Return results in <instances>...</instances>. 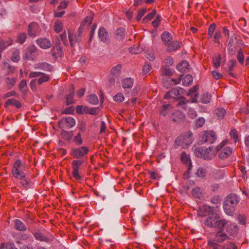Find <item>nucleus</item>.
Returning <instances> with one entry per match:
<instances>
[{
	"label": "nucleus",
	"mask_w": 249,
	"mask_h": 249,
	"mask_svg": "<svg viewBox=\"0 0 249 249\" xmlns=\"http://www.w3.org/2000/svg\"><path fill=\"white\" fill-rule=\"evenodd\" d=\"M204 224L209 228H213L218 230H224L227 224V221L225 219L221 218L219 214L214 213L206 217L204 221Z\"/></svg>",
	"instance_id": "nucleus-1"
},
{
	"label": "nucleus",
	"mask_w": 249,
	"mask_h": 249,
	"mask_svg": "<svg viewBox=\"0 0 249 249\" xmlns=\"http://www.w3.org/2000/svg\"><path fill=\"white\" fill-rule=\"evenodd\" d=\"M239 201L240 198L235 194L231 193L227 196L223 203L225 213L229 215H232Z\"/></svg>",
	"instance_id": "nucleus-2"
},
{
	"label": "nucleus",
	"mask_w": 249,
	"mask_h": 249,
	"mask_svg": "<svg viewBox=\"0 0 249 249\" xmlns=\"http://www.w3.org/2000/svg\"><path fill=\"white\" fill-rule=\"evenodd\" d=\"M213 147L210 146L208 148L205 147H199L196 148L195 150V155L200 158L204 160H211L215 156V151L213 150Z\"/></svg>",
	"instance_id": "nucleus-3"
},
{
	"label": "nucleus",
	"mask_w": 249,
	"mask_h": 249,
	"mask_svg": "<svg viewBox=\"0 0 249 249\" xmlns=\"http://www.w3.org/2000/svg\"><path fill=\"white\" fill-rule=\"evenodd\" d=\"M27 168V165L20 160H16L13 164L11 172L14 177L17 179L25 175V171Z\"/></svg>",
	"instance_id": "nucleus-4"
},
{
	"label": "nucleus",
	"mask_w": 249,
	"mask_h": 249,
	"mask_svg": "<svg viewBox=\"0 0 249 249\" xmlns=\"http://www.w3.org/2000/svg\"><path fill=\"white\" fill-rule=\"evenodd\" d=\"M193 134L188 131L186 134L178 136L175 141V146H181L183 148H187L192 143Z\"/></svg>",
	"instance_id": "nucleus-5"
},
{
	"label": "nucleus",
	"mask_w": 249,
	"mask_h": 249,
	"mask_svg": "<svg viewBox=\"0 0 249 249\" xmlns=\"http://www.w3.org/2000/svg\"><path fill=\"white\" fill-rule=\"evenodd\" d=\"M89 149L87 146H81L73 148L71 150V155L76 160H84L83 158L89 153Z\"/></svg>",
	"instance_id": "nucleus-6"
},
{
	"label": "nucleus",
	"mask_w": 249,
	"mask_h": 249,
	"mask_svg": "<svg viewBox=\"0 0 249 249\" xmlns=\"http://www.w3.org/2000/svg\"><path fill=\"white\" fill-rule=\"evenodd\" d=\"M84 162V160H74L71 162L72 168V175L73 178L76 180H80L81 177L79 173V169L82 164Z\"/></svg>",
	"instance_id": "nucleus-7"
},
{
	"label": "nucleus",
	"mask_w": 249,
	"mask_h": 249,
	"mask_svg": "<svg viewBox=\"0 0 249 249\" xmlns=\"http://www.w3.org/2000/svg\"><path fill=\"white\" fill-rule=\"evenodd\" d=\"M216 140L215 133L213 131H204L202 133L201 141L209 144L214 143Z\"/></svg>",
	"instance_id": "nucleus-8"
},
{
	"label": "nucleus",
	"mask_w": 249,
	"mask_h": 249,
	"mask_svg": "<svg viewBox=\"0 0 249 249\" xmlns=\"http://www.w3.org/2000/svg\"><path fill=\"white\" fill-rule=\"evenodd\" d=\"M27 31L30 37H35L40 34L41 30L36 22H33L29 24Z\"/></svg>",
	"instance_id": "nucleus-9"
},
{
	"label": "nucleus",
	"mask_w": 249,
	"mask_h": 249,
	"mask_svg": "<svg viewBox=\"0 0 249 249\" xmlns=\"http://www.w3.org/2000/svg\"><path fill=\"white\" fill-rule=\"evenodd\" d=\"M58 126L61 128H71L75 125V121L71 117L61 119L58 122Z\"/></svg>",
	"instance_id": "nucleus-10"
},
{
	"label": "nucleus",
	"mask_w": 249,
	"mask_h": 249,
	"mask_svg": "<svg viewBox=\"0 0 249 249\" xmlns=\"http://www.w3.org/2000/svg\"><path fill=\"white\" fill-rule=\"evenodd\" d=\"M184 89L181 88L177 87L176 88L172 89L170 91H168L165 95L164 98L169 99L173 98L175 99H179L182 96L181 94L183 93Z\"/></svg>",
	"instance_id": "nucleus-11"
},
{
	"label": "nucleus",
	"mask_w": 249,
	"mask_h": 249,
	"mask_svg": "<svg viewBox=\"0 0 249 249\" xmlns=\"http://www.w3.org/2000/svg\"><path fill=\"white\" fill-rule=\"evenodd\" d=\"M225 144L223 142L220 145L217 146V151H219L218 157L221 159H225L229 156L232 153V150L229 147H225L223 149L221 147Z\"/></svg>",
	"instance_id": "nucleus-12"
},
{
	"label": "nucleus",
	"mask_w": 249,
	"mask_h": 249,
	"mask_svg": "<svg viewBox=\"0 0 249 249\" xmlns=\"http://www.w3.org/2000/svg\"><path fill=\"white\" fill-rule=\"evenodd\" d=\"M223 230H219L218 231L216 232L213 239L216 242L222 243L229 239V236L223 231Z\"/></svg>",
	"instance_id": "nucleus-13"
},
{
	"label": "nucleus",
	"mask_w": 249,
	"mask_h": 249,
	"mask_svg": "<svg viewBox=\"0 0 249 249\" xmlns=\"http://www.w3.org/2000/svg\"><path fill=\"white\" fill-rule=\"evenodd\" d=\"M182 76V75L177 79L170 77L163 78L162 79L163 85L165 88L168 89L170 86L177 85L180 82Z\"/></svg>",
	"instance_id": "nucleus-14"
},
{
	"label": "nucleus",
	"mask_w": 249,
	"mask_h": 249,
	"mask_svg": "<svg viewBox=\"0 0 249 249\" xmlns=\"http://www.w3.org/2000/svg\"><path fill=\"white\" fill-rule=\"evenodd\" d=\"M237 40V36L233 35L230 39L229 42L228 44L227 49L228 53L231 55H233L235 53V47L234 46L236 43V41Z\"/></svg>",
	"instance_id": "nucleus-15"
},
{
	"label": "nucleus",
	"mask_w": 249,
	"mask_h": 249,
	"mask_svg": "<svg viewBox=\"0 0 249 249\" xmlns=\"http://www.w3.org/2000/svg\"><path fill=\"white\" fill-rule=\"evenodd\" d=\"M20 181V184L22 185V186L26 189H28L32 187L33 183L29 178H27L26 176V174L19 177V178H17Z\"/></svg>",
	"instance_id": "nucleus-16"
},
{
	"label": "nucleus",
	"mask_w": 249,
	"mask_h": 249,
	"mask_svg": "<svg viewBox=\"0 0 249 249\" xmlns=\"http://www.w3.org/2000/svg\"><path fill=\"white\" fill-rule=\"evenodd\" d=\"M93 20L92 17H87L81 23L78 32L82 33L85 29H88V27L91 24Z\"/></svg>",
	"instance_id": "nucleus-17"
},
{
	"label": "nucleus",
	"mask_w": 249,
	"mask_h": 249,
	"mask_svg": "<svg viewBox=\"0 0 249 249\" xmlns=\"http://www.w3.org/2000/svg\"><path fill=\"white\" fill-rule=\"evenodd\" d=\"M81 33L78 32L77 34H73L69 32V39L71 46H74L76 43L79 42L81 40Z\"/></svg>",
	"instance_id": "nucleus-18"
},
{
	"label": "nucleus",
	"mask_w": 249,
	"mask_h": 249,
	"mask_svg": "<svg viewBox=\"0 0 249 249\" xmlns=\"http://www.w3.org/2000/svg\"><path fill=\"white\" fill-rule=\"evenodd\" d=\"M35 69L51 72L53 70V66L46 62L38 63L35 65Z\"/></svg>",
	"instance_id": "nucleus-19"
},
{
	"label": "nucleus",
	"mask_w": 249,
	"mask_h": 249,
	"mask_svg": "<svg viewBox=\"0 0 249 249\" xmlns=\"http://www.w3.org/2000/svg\"><path fill=\"white\" fill-rule=\"evenodd\" d=\"M181 42L175 40L171 41V42L167 45V50L169 52H173L181 48Z\"/></svg>",
	"instance_id": "nucleus-20"
},
{
	"label": "nucleus",
	"mask_w": 249,
	"mask_h": 249,
	"mask_svg": "<svg viewBox=\"0 0 249 249\" xmlns=\"http://www.w3.org/2000/svg\"><path fill=\"white\" fill-rule=\"evenodd\" d=\"M180 159L181 161L188 166L187 171L189 172L192 167V162L189 155L185 152H182L181 154Z\"/></svg>",
	"instance_id": "nucleus-21"
},
{
	"label": "nucleus",
	"mask_w": 249,
	"mask_h": 249,
	"mask_svg": "<svg viewBox=\"0 0 249 249\" xmlns=\"http://www.w3.org/2000/svg\"><path fill=\"white\" fill-rule=\"evenodd\" d=\"M36 42L37 44L39 46L40 48L44 49L49 48L51 46V41L46 38L37 39Z\"/></svg>",
	"instance_id": "nucleus-22"
},
{
	"label": "nucleus",
	"mask_w": 249,
	"mask_h": 249,
	"mask_svg": "<svg viewBox=\"0 0 249 249\" xmlns=\"http://www.w3.org/2000/svg\"><path fill=\"white\" fill-rule=\"evenodd\" d=\"M33 235L36 240L47 243L51 242L53 239V237H52V239L46 237L39 231L34 232Z\"/></svg>",
	"instance_id": "nucleus-23"
},
{
	"label": "nucleus",
	"mask_w": 249,
	"mask_h": 249,
	"mask_svg": "<svg viewBox=\"0 0 249 249\" xmlns=\"http://www.w3.org/2000/svg\"><path fill=\"white\" fill-rule=\"evenodd\" d=\"M13 40L11 38H9L7 40L4 41L2 39L0 38V59L1 58V53L8 46L12 45Z\"/></svg>",
	"instance_id": "nucleus-24"
},
{
	"label": "nucleus",
	"mask_w": 249,
	"mask_h": 249,
	"mask_svg": "<svg viewBox=\"0 0 249 249\" xmlns=\"http://www.w3.org/2000/svg\"><path fill=\"white\" fill-rule=\"evenodd\" d=\"M189 64L186 60H183L182 62L178 64L177 69L180 72H187L188 71Z\"/></svg>",
	"instance_id": "nucleus-25"
},
{
	"label": "nucleus",
	"mask_w": 249,
	"mask_h": 249,
	"mask_svg": "<svg viewBox=\"0 0 249 249\" xmlns=\"http://www.w3.org/2000/svg\"><path fill=\"white\" fill-rule=\"evenodd\" d=\"M9 106H13L17 107V108H19L21 107V104L20 102L15 99L11 98L8 99L6 102L5 103L4 107H7Z\"/></svg>",
	"instance_id": "nucleus-26"
},
{
	"label": "nucleus",
	"mask_w": 249,
	"mask_h": 249,
	"mask_svg": "<svg viewBox=\"0 0 249 249\" xmlns=\"http://www.w3.org/2000/svg\"><path fill=\"white\" fill-rule=\"evenodd\" d=\"M98 36L103 42H107L108 40V34L104 27H100L98 31Z\"/></svg>",
	"instance_id": "nucleus-27"
},
{
	"label": "nucleus",
	"mask_w": 249,
	"mask_h": 249,
	"mask_svg": "<svg viewBox=\"0 0 249 249\" xmlns=\"http://www.w3.org/2000/svg\"><path fill=\"white\" fill-rule=\"evenodd\" d=\"M161 38L164 44L166 46L172 40L173 37L169 32H164L161 35Z\"/></svg>",
	"instance_id": "nucleus-28"
},
{
	"label": "nucleus",
	"mask_w": 249,
	"mask_h": 249,
	"mask_svg": "<svg viewBox=\"0 0 249 249\" xmlns=\"http://www.w3.org/2000/svg\"><path fill=\"white\" fill-rule=\"evenodd\" d=\"M134 82V80L132 78H125L122 81V87L124 89H131L133 85Z\"/></svg>",
	"instance_id": "nucleus-29"
},
{
	"label": "nucleus",
	"mask_w": 249,
	"mask_h": 249,
	"mask_svg": "<svg viewBox=\"0 0 249 249\" xmlns=\"http://www.w3.org/2000/svg\"><path fill=\"white\" fill-rule=\"evenodd\" d=\"M179 99L180 100L177 103V107L186 110L187 109V104L189 103L190 101L186 100L183 96H181Z\"/></svg>",
	"instance_id": "nucleus-30"
},
{
	"label": "nucleus",
	"mask_w": 249,
	"mask_h": 249,
	"mask_svg": "<svg viewBox=\"0 0 249 249\" xmlns=\"http://www.w3.org/2000/svg\"><path fill=\"white\" fill-rule=\"evenodd\" d=\"M15 228L19 231H26L27 228L25 225L20 220L16 219L14 221Z\"/></svg>",
	"instance_id": "nucleus-31"
},
{
	"label": "nucleus",
	"mask_w": 249,
	"mask_h": 249,
	"mask_svg": "<svg viewBox=\"0 0 249 249\" xmlns=\"http://www.w3.org/2000/svg\"><path fill=\"white\" fill-rule=\"evenodd\" d=\"M125 36V29L124 28H119L115 32V37L118 40H123Z\"/></svg>",
	"instance_id": "nucleus-32"
},
{
	"label": "nucleus",
	"mask_w": 249,
	"mask_h": 249,
	"mask_svg": "<svg viewBox=\"0 0 249 249\" xmlns=\"http://www.w3.org/2000/svg\"><path fill=\"white\" fill-rule=\"evenodd\" d=\"M212 177L215 179L222 178L224 176V172L221 169H214L212 173Z\"/></svg>",
	"instance_id": "nucleus-33"
},
{
	"label": "nucleus",
	"mask_w": 249,
	"mask_h": 249,
	"mask_svg": "<svg viewBox=\"0 0 249 249\" xmlns=\"http://www.w3.org/2000/svg\"><path fill=\"white\" fill-rule=\"evenodd\" d=\"M122 66L121 64H117L115 66L113 67L110 71V75H114L116 77H118L121 71Z\"/></svg>",
	"instance_id": "nucleus-34"
},
{
	"label": "nucleus",
	"mask_w": 249,
	"mask_h": 249,
	"mask_svg": "<svg viewBox=\"0 0 249 249\" xmlns=\"http://www.w3.org/2000/svg\"><path fill=\"white\" fill-rule=\"evenodd\" d=\"M155 2V0H134L133 6L139 7L143 3L146 4H152Z\"/></svg>",
	"instance_id": "nucleus-35"
},
{
	"label": "nucleus",
	"mask_w": 249,
	"mask_h": 249,
	"mask_svg": "<svg viewBox=\"0 0 249 249\" xmlns=\"http://www.w3.org/2000/svg\"><path fill=\"white\" fill-rule=\"evenodd\" d=\"M74 92L73 89H72L71 92L66 96V105L67 106H69L74 103Z\"/></svg>",
	"instance_id": "nucleus-36"
},
{
	"label": "nucleus",
	"mask_w": 249,
	"mask_h": 249,
	"mask_svg": "<svg viewBox=\"0 0 249 249\" xmlns=\"http://www.w3.org/2000/svg\"><path fill=\"white\" fill-rule=\"evenodd\" d=\"M62 138L67 141H70L73 137V131L62 130L61 132Z\"/></svg>",
	"instance_id": "nucleus-37"
},
{
	"label": "nucleus",
	"mask_w": 249,
	"mask_h": 249,
	"mask_svg": "<svg viewBox=\"0 0 249 249\" xmlns=\"http://www.w3.org/2000/svg\"><path fill=\"white\" fill-rule=\"evenodd\" d=\"M215 113L218 118L221 120L224 118L226 111L224 108L219 107L215 110Z\"/></svg>",
	"instance_id": "nucleus-38"
},
{
	"label": "nucleus",
	"mask_w": 249,
	"mask_h": 249,
	"mask_svg": "<svg viewBox=\"0 0 249 249\" xmlns=\"http://www.w3.org/2000/svg\"><path fill=\"white\" fill-rule=\"evenodd\" d=\"M211 98V95L209 93H205L201 95L200 101L203 104L210 103Z\"/></svg>",
	"instance_id": "nucleus-39"
},
{
	"label": "nucleus",
	"mask_w": 249,
	"mask_h": 249,
	"mask_svg": "<svg viewBox=\"0 0 249 249\" xmlns=\"http://www.w3.org/2000/svg\"><path fill=\"white\" fill-rule=\"evenodd\" d=\"M40 77L37 80L38 85H41L43 83L47 82L50 79V76L45 73L42 72Z\"/></svg>",
	"instance_id": "nucleus-40"
},
{
	"label": "nucleus",
	"mask_w": 249,
	"mask_h": 249,
	"mask_svg": "<svg viewBox=\"0 0 249 249\" xmlns=\"http://www.w3.org/2000/svg\"><path fill=\"white\" fill-rule=\"evenodd\" d=\"M227 232L232 236H235L237 233V227L235 225H229L226 229Z\"/></svg>",
	"instance_id": "nucleus-41"
},
{
	"label": "nucleus",
	"mask_w": 249,
	"mask_h": 249,
	"mask_svg": "<svg viewBox=\"0 0 249 249\" xmlns=\"http://www.w3.org/2000/svg\"><path fill=\"white\" fill-rule=\"evenodd\" d=\"M193 196L196 198H200L202 196V190L200 187H196L194 188L192 191Z\"/></svg>",
	"instance_id": "nucleus-42"
},
{
	"label": "nucleus",
	"mask_w": 249,
	"mask_h": 249,
	"mask_svg": "<svg viewBox=\"0 0 249 249\" xmlns=\"http://www.w3.org/2000/svg\"><path fill=\"white\" fill-rule=\"evenodd\" d=\"M193 82V77L191 74H187L183 79L182 85L184 86H189Z\"/></svg>",
	"instance_id": "nucleus-43"
},
{
	"label": "nucleus",
	"mask_w": 249,
	"mask_h": 249,
	"mask_svg": "<svg viewBox=\"0 0 249 249\" xmlns=\"http://www.w3.org/2000/svg\"><path fill=\"white\" fill-rule=\"evenodd\" d=\"M183 114L181 112L176 111L172 114V120L174 122L178 121L179 120H181L183 118Z\"/></svg>",
	"instance_id": "nucleus-44"
},
{
	"label": "nucleus",
	"mask_w": 249,
	"mask_h": 249,
	"mask_svg": "<svg viewBox=\"0 0 249 249\" xmlns=\"http://www.w3.org/2000/svg\"><path fill=\"white\" fill-rule=\"evenodd\" d=\"M237 59L240 64L243 65L244 62V55L241 48H239L237 53Z\"/></svg>",
	"instance_id": "nucleus-45"
},
{
	"label": "nucleus",
	"mask_w": 249,
	"mask_h": 249,
	"mask_svg": "<svg viewBox=\"0 0 249 249\" xmlns=\"http://www.w3.org/2000/svg\"><path fill=\"white\" fill-rule=\"evenodd\" d=\"M156 14V10L155 9H154L152 10V11L147 14L145 17L143 18V21L144 23H146L150 20H151L152 18H154V17L155 16Z\"/></svg>",
	"instance_id": "nucleus-46"
},
{
	"label": "nucleus",
	"mask_w": 249,
	"mask_h": 249,
	"mask_svg": "<svg viewBox=\"0 0 249 249\" xmlns=\"http://www.w3.org/2000/svg\"><path fill=\"white\" fill-rule=\"evenodd\" d=\"M202 210H204L205 211V213H206V215H208V216H210L212 213H213V208L212 207H211L208 205H203L202 206Z\"/></svg>",
	"instance_id": "nucleus-47"
},
{
	"label": "nucleus",
	"mask_w": 249,
	"mask_h": 249,
	"mask_svg": "<svg viewBox=\"0 0 249 249\" xmlns=\"http://www.w3.org/2000/svg\"><path fill=\"white\" fill-rule=\"evenodd\" d=\"M27 38V35L25 33H19L18 36L17 40L20 44H23Z\"/></svg>",
	"instance_id": "nucleus-48"
},
{
	"label": "nucleus",
	"mask_w": 249,
	"mask_h": 249,
	"mask_svg": "<svg viewBox=\"0 0 249 249\" xmlns=\"http://www.w3.org/2000/svg\"><path fill=\"white\" fill-rule=\"evenodd\" d=\"M171 107V105L170 104H167L162 106V109L160 111V114L163 116L166 115L169 113V109Z\"/></svg>",
	"instance_id": "nucleus-49"
},
{
	"label": "nucleus",
	"mask_w": 249,
	"mask_h": 249,
	"mask_svg": "<svg viewBox=\"0 0 249 249\" xmlns=\"http://www.w3.org/2000/svg\"><path fill=\"white\" fill-rule=\"evenodd\" d=\"M89 102L93 105H97L98 102V98L95 94H91L89 97Z\"/></svg>",
	"instance_id": "nucleus-50"
},
{
	"label": "nucleus",
	"mask_w": 249,
	"mask_h": 249,
	"mask_svg": "<svg viewBox=\"0 0 249 249\" xmlns=\"http://www.w3.org/2000/svg\"><path fill=\"white\" fill-rule=\"evenodd\" d=\"M63 28V24L59 20H57L54 26V30L56 33H59L62 31Z\"/></svg>",
	"instance_id": "nucleus-51"
},
{
	"label": "nucleus",
	"mask_w": 249,
	"mask_h": 249,
	"mask_svg": "<svg viewBox=\"0 0 249 249\" xmlns=\"http://www.w3.org/2000/svg\"><path fill=\"white\" fill-rule=\"evenodd\" d=\"M146 8H142L140 9L139 10H138L137 12V15L136 18V20L137 21H140V19H141V18L143 16L144 14L146 13Z\"/></svg>",
	"instance_id": "nucleus-52"
},
{
	"label": "nucleus",
	"mask_w": 249,
	"mask_h": 249,
	"mask_svg": "<svg viewBox=\"0 0 249 249\" xmlns=\"http://www.w3.org/2000/svg\"><path fill=\"white\" fill-rule=\"evenodd\" d=\"M73 142L78 145L82 144L83 140L80 133H78L73 139Z\"/></svg>",
	"instance_id": "nucleus-53"
},
{
	"label": "nucleus",
	"mask_w": 249,
	"mask_h": 249,
	"mask_svg": "<svg viewBox=\"0 0 249 249\" xmlns=\"http://www.w3.org/2000/svg\"><path fill=\"white\" fill-rule=\"evenodd\" d=\"M221 60V56L219 54L213 58V63L215 68H217L220 66Z\"/></svg>",
	"instance_id": "nucleus-54"
},
{
	"label": "nucleus",
	"mask_w": 249,
	"mask_h": 249,
	"mask_svg": "<svg viewBox=\"0 0 249 249\" xmlns=\"http://www.w3.org/2000/svg\"><path fill=\"white\" fill-rule=\"evenodd\" d=\"M16 79L15 78H7V87L9 89H11L16 84Z\"/></svg>",
	"instance_id": "nucleus-55"
},
{
	"label": "nucleus",
	"mask_w": 249,
	"mask_h": 249,
	"mask_svg": "<svg viewBox=\"0 0 249 249\" xmlns=\"http://www.w3.org/2000/svg\"><path fill=\"white\" fill-rule=\"evenodd\" d=\"M230 135L234 140V142H236L238 141V133L236 129H232L230 132Z\"/></svg>",
	"instance_id": "nucleus-56"
},
{
	"label": "nucleus",
	"mask_w": 249,
	"mask_h": 249,
	"mask_svg": "<svg viewBox=\"0 0 249 249\" xmlns=\"http://www.w3.org/2000/svg\"><path fill=\"white\" fill-rule=\"evenodd\" d=\"M196 175L200 178H203L206 176V171L202 167H199L196 173Z\"/></svg>",
	"instance_id": "nucleus-57"
},
{
	"label": "nucleus",
	"mask_w": 249,
	"mask_h": 249,
	"mask_svg": "<svg viewBox=\"0 0 249 249\" xmlns=\"http://www.w3.org/2000/svg\"><path fill=\"white\" fill-rule=\"evenodd\" d=\"M217 243H218L216 242L214 239L208 241V245L212 249H218L220 245H219Z\"/></svg>",
	"instance_id": "nucleus-58"
},
{
	"label": "nucleus",
	"mask_w": 249,
	"mask_h": 249,
	"mask_svg": "<svg viewBox=\"0 0 249 249\" xmlns=\"http://www.w3.org/2000/svg\"><path fill=\"white\" fill-rule=\"evenodd\" d=\"M215 24L214 23H212L209 29H208V36L209 38H211L212 37V36L213 35V33L215 30Z\"/></svg>",
	"instance_id": "nucleus-59"
},
{
	"label": "nucleus",
	"mask_w": 249,
	"mask_h": 249,
	"mask_svg": "<svg viewBox=\"0 0 249 249\" xmlns=\"http://www.w3.org/2000/svg\"><path fill=\"white\" fill-rule=\"evenodd\" d=\"M161 72L162 75L170 76L173 72L170 68H163L161 69Z\"/></svg>",
	"instance_id": "nucleus-60"
},
{
	"label": "nucleus",
	"mask_w": 249,
	"mask_h": 249,
	"mask_svg": "<svg viewBox=\"0 0 249 249\" xmlns=\"http://www.w3.org/2000/svg\"><path fill=\"white\" fill-rule=\"evenodd\" d=\"M224 249H238L237 247L233 243L229 242L223 245Z\"/></svg>",
	"instance_id": "nucleus-61"
},
{
	"label": "nucleus",
	"mask_w": 249,
	"mask_h": 249,
	"mask_svg": "<svg viewBox=\"0 0 249 249\" xmlns=\"http://www.w3.org/2000/svg\"><path fill=\"white\" fill-rule=\"evenodd\" d=\"M19 89L21 91H24L26 90L27 87V81L26 80H22L20 81L18 85Z\"/></svg>",
	"instance_id": "nucleus-62"
},
{
	"label": "nucleus",
	"mask_w": 249,
	"mask_h": 249,
	"mask_svg": "<svg viewBox=\"0 0 249 249\" xmlns=\"http://www.w3.org/2000/svg\"><path fill=\"white\" fill-rule=\"evenodd\" d=\"M236 61L234 59L231 60L228 63V69L229 71H232L233 68L236 65Z\"/></svg>",
	"instance_id": "nucleus-63"
},
{
	"label": "nucleus",
	"mask_w": 249,
	"mask_h": 249,
	"mask_svg": "<svg viewBox=\"0 0 249 249\" xmlns=\"http://www.w3.org/2000/svg\"><path fill=\"white\" fill-rule=\"evenodd\" d=\"M113 99L117 102H122L124 100V97L122 93H119L113 97Z\"/></svg>",
	"instance_id": "nucleus-64"
}]
</instances>
